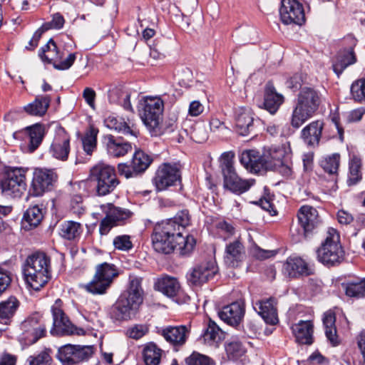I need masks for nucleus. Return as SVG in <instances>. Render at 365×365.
Masks as SVG:
<instances>
[{"instance_id":"12","label":"nucleus","mask_w":365,"mask_h":365,"mask_svg":"<svg viewBox=\"0 0 365 365\" xmlns=\"http://www.w3.org/2000/svg\"><path fill=\"white\" fill-rule=\"evenodd\" d=\"M267 161L270 163L269 170H274L284 176H289L292 173L290 163V151L286 147H272L264 153Z\"/></svg>"},{"instance_id":"58","label":"nucleus","mask_w":365,"mask_h":365,"mask_svg":"<svg viewBox=\"0 0 365 365\" xmlns=\"http://www.w3.org/2000/svg\"><path fill=\"white\" fill-rule=\"evenodd\" d=\"M207 138V132L205 127L201 125H196L191 133V138L198 143L205 142Z\"/></svg>"},{"instance_id":"16","label":"nucleus","mask_w":365,"mask_h":365,"mask_svg":"<svg viewBox=\"0 0 365 365\" xmlns=\"http://www.w3.org/2000/svg\"><path fill=\"white\" fill-rule=\"evenodd\" d=\"M92 354V346L66 344L58 349L57 358L63 365H73L88 360Z\"/></svg>"},{"instance_id":"37","label":"nucleus","mask_w":365,"mask_h":365,"mask_svg":"<svg viewBox=\"0 0 365 365\" xmlns=\"http://www.w3.org/2000/svg\"><path fill=\"white\" fill-rule=\"evenodd\" d=\"M155 289L168 297H175L180 291V284L176 278L165 277L158 280Z\"/></svg>"},{"instance_id":"45","label":"nucleus","mask_w":365,"mask_h":365,"mask_svg":"<svg viewBox=\"0 0 365 365\" xmlns=\"http://www.w3.org/2000/svg\"><path fill=\"white\" fill-rule=\"evenodd\" d=\"M318 260L324 266H337L345 260V252H317Z\"/></svg>"},{"instance_id":"27","label":"nucleus","mask_w":365,"mask_h":365,"mask_svg":"<svg viewBox=\"0 0 365 365\" xmlns=\"http://www.w3.org/2000/svg\"><path fill=\"white\" fill-rule=\"evenodd\" d=\"M200 339L205 345L216 349L225 339V332L213 320L210 319Z\"/></svg>"},{"instance_id":"1","label":"nucleus","mask_w":365,"mask_h":365,"mask_svg":"<svg viewBox=\"0 0 365 365\" xmlns=\"http://www.w3.org/2000/svg\"><path fill=\"white\" fill-rule=\"evenodd\" d=\"M190 223L187 210H182L174 217L168 219L162 231L152 236L154 251H192L196 243L195 239L191 235H182V231Z\"/></svg>"},{"instance_id":"40","label":"nucleus","mask_w":365,"mask_h":365,"mask_svg":"<svg viewBox=\"0 0 365 365\" xmlns=\"http://www.w3.org/2000/svg\"><path fill=\"white\" fill-rule=\"evenodd\" d=\"M345 293L351 297H364L365 296V279H355L341 284Z\"/></svg>"},{"instance_id":"10","label":"nucleus","mask_w":365,"mask_h":365,"mask_svg":"<svg viewBox=\"0 0 365 365\" xmlns=\"http://www.w3.org/2000/svg\"><path fill=\"white\" fill-rule=\"evenodd\" d=\"M25 170L15 168L7 171L1 182V193L7 197H19L26 190Z\"/></svg>"},{"instance_id":"36","label":"nucleus","mask_w":365,"mask_h":365,"mask_svg":"<svg viewBox=\"0 0 365 365\" xmlns=\"http://www.w3.org/2000/svg\"><path fill=\"white\" fill-rule=\"evenodd\" d=\"M50 103L49 96H38L32 103L24 106V110L30 115L43 116L46 113Z\"/></svg>"},{"instance_id":"6","label":"nucleus","mask_w":365,"mask_h":365,"mask_svg":"<svg viewBox=\"0 0 365 365\" xmlns=\"http://www.w3.org/2000/svg\"><path fill=\"white\" fill-rule=\"evenodd\" d=\"M299 225H292L290 229L292 240L294 243L302 242L309 237L319 225L317 210L309 205L300 207L297 213Z\"/></svg>"},{"instance_id":"25","label":"nucleus","mask_w":365,"mask_h":365,"mask_svg":"<svg viewBox=\"0 0 365 365\" xmlns=\"http://www.w3.org/2000/svg\"><path fill=\"white\" fill-rule=\"evenodd\" d=\"M70 152V139L63 129L55 136L49 148V153L56 159L65 161Z\"/></svg>"},{"instance_id":"47","label":"nucleus","mask_w":365,"mask_h":365,"mask_svg":"<svg viewBox=\"0 0 365 365\" xmlns=\"http://www.w3.org/2000/svg\"><path fill=\"white\" fill-rule=\"evenodd\" d=\"M81 232V225L74 221H67L61 225V235L67 240H73Z\"/></svg>"},{"instance_id":"32","label":"nucleus","mask_w":365,"mask_h":365,"mask_svg":"<svg viewBox=\"0 0 365 365\" xmlns=\"http://www.w3.org/2000/svg\"><path fill=\"white\" fill-rule=\"evenodd\" d=\"M292 329L298 343L308 345L313 343V324L311 321L301 320L293 324Z\"/></svg>"},{"instance_id":"44","label":"nucleus","mask_w":365,"mask_h":365,"mask_svg":"<svg viewBox=\"0 0 365 365\" xmlns=\"http://www.w3.org/2000/svg\"><path fill=\"white\" fill-rule=\"evenodd\" d=\"M39 56L43 61L51 63L53 61L61 59L62 54L58 50L56 43L51 38L44 46L41 47Z\"/></svg>"},{"instance_id":"41","label":"nucleus","mask_w":365,"mask_h":365,"mask_svg":"<svg viewBox=\"0 0 365 365\" xmlns=\"http://www.w3.org/2000/svg\"><path fill=\"white\" fill-rule=\"evenodd\" d=\"M43 217L42 209L38 205H34L26 210L24 214L23 223L25 228L36 227Z\"/></svg>"},{"instance_id":"43","label":"nucleus","mask_w":365,"mask_h":365,"mask_svg":"<svg viewBox=\"0 0 365 365\" xmlns=\"http://www.w3.org/2000/svg\"><path fill=\"white\" fill-rule=\"evenodd\" d=\"M153 162V158L143 150H136L132 158V165L138 175L144 173Z\"/></svg>"},{"instance_id":"15","label":"nucleus","mask_w":365,"mask_h":365,"mask_svg":"<svg viewBox=\"0 0 365 365\" xmlns=\"http://www.w3.org/2000/svg\"><path fill=\"white\" fill-rule=\"evenodd\" d=\"M180 165L163 163L156 171L153 182L158 191H163L180 181Z\"/></svg>"},{"instance_id":"46","label":"nucleus","mask_w":365,"mask_h":365,"mask_svg":"<svg viewBox=\"0 0 365 365\" xmlns=\"http://www.w3.org/2000/svg\"><path fill=\"white\" fill-rule=\"evenodd\" d=\"M160 356L161 349L153 343H150L143 349V359L146 365H158Z\"/></svg>"},{"instance_id":"56","label":"nucleus","mask_w":365,"mask_h":365,"mask_svg":"<svg viewBox=\"0 0 365 365\" xmlns=\"http://www.w3.org/2000/svg\"><path fill=\"white\" fill-rule=\"evenodd\" d=\"M113 245L120 250H129L133 248V243L129 235H119L114 238Z\"/></svg>"},{"instance_id":"14","label":"nucleus","mask_w":365,"mask_h":365,"mask_svg":"<svg viewBox=\"0 0 365 365\" xmlns=\"http://www.w3.org/2000/svg\"><path fill=\"white\" fill-rule=\"evenodd\" d=\"M106 217L101 221L99 231L101 235H106L110 229L128 219L132 212L125 208L115 207L111 203L101 205Z\"/></svg>"},{"instance_id":"62","label":"nucleus","mask_w":365,"mask_h":365,"mask_svg":"<svg viewBox=\"0 0 365 365\" xmlns=\"http://www.w3.org/2000/svg\"><path fill=\"white\" fill-rule=\"evenodd\" d=\"M125 91L119 88H113L110 89L108 93L109 101L112 103L117 104L122 103L121 100L123 97Z\"/></svg>"},{"instance_id":"2","label":"nucleus","mask_w":365,"mask_h":365,"mask_svg":"<svg viewBox=\"0 0 365 365\" xmlns=\"http://www.w3.org/2000/svg\"><path fill=\"white\" fill-rule=\"evenodd\" d=\"M322 103V95L312 87L301 88L293 108L289 123L292 128L299 129L311 118Z\"/></svg>"},{"instance_id":"30","label":"nucleus","mask_w":365,"mask_h":365,"mask_svg":"<svg viewBox=\"0 0 365 365\" xmlns=\"http://www.w3.org/2000/svg\"><path fill=\"white\" fill-rule=\"evenodd\" d=\"M20 302L14 296H11L0 302V324L8 327L10 325L19 307Z\"/></svg>"},{"instance_id":"53","label":"nucleus","mask_w":365,"mask_h":365,"mask_svg":"<svg viewBox=\"0 0 365 365\" xmlns=\"http://www.w3.org/2000/svg\"><path fill=\"white\" fill-rule=\"evenodd\" d=\"M49 351V349H45L36 355L30 356L27 359L29 365H52Z\"/></svg>"},{"instance_id":"50","label":"nucleus","mask_w":365,"mask_h":365,"mask_svg":"<svg viewBox=\"0 0 365 365\" xmlns=\"http://www.w3.org/2000/svg\"><path fill=\"white\" fill-rule=\"evenodd\" d=\"M340 163V155L334 153L326 157L321 161V166L323 170L329 174H335L337 173Z\"/></svg>"},{"instance_id":"11","label":"nucleus","mask_w":365,"mask_h":365,"mask_svg":"<svg viewBox=\"0 0 365 365\" xmlns=\"http://www.w3.org/2000/svg\"><path fill=\"white\" fill-rule=\"evenodd\" d=\"M218 272L215 259L204 260L194 265L186 274L187 284L192 287H201L212 279Z\"/></svg>"},{"instance_id":"19","label":"nucleus","mask_w":365,"mask_h":365,"mask_svg":"<svg viewBox=\"0 0 365 365\" xmlns=\"http://www.w3.org/2000/svg\"><path fill=\"white\" fill-rule=\"evenodd\" d=\"M40 318L38 314H35L29 317L21 323V339L24 341L25 344H33L45 335L46 327L40 324Z\"/></svg>"},{"instance_id":"5","label":"nucleus","mask_w":365,"mask_h":365,"mask_svg":"<svg viewBox=\"0 0 365 365\" xmlns=\"http://www.w3.org/2000/svg\"><path fill=\"white\" fill-rule=\"evenodd\" d=\"M163 107V101L158 97H145L140 102V115L152 135L161 134L160 123Z\"/></svg>"},{"instance_id":"38","label":"nucleus","mask_w":365,"mask_h":365,"mask_svg":"<svg viewBox=\"0 0 365 365\" xmlns=\"http://www.w3.org/2000/svg\"><path fill=\"white\" fill-rule=\"evenodd\" d=\"M336 315L331 310L324 313L323 317V324L325 329V335L333 346L339 344L338 336L336 334V328L335 326Z\"/></svg>"},{"instance_id":"8","label":"nucleus","mask_w":365,"mask_h":365,"mask_svg":"<svg viewBox=\"0 0 365 365\" xmlns=\"http://www.w3.org/2000/svg\"><path fill=\"white\" fill-rule=\"evenodd\" d=\"M119 272L113 264L103 262L96 267L92 280L85 285V289L93 294H103L111 286Z\"/></svg>"},{"instance_id":"33","label":"nucleus","mask_w":365,"mask_h":365,"mask_svg":"<svg viewBox=\"0 0 365 365\" xmlns=\"http://www.w3.org/2000/svg\"><path fill=\"white\" fill-rule=\"evenodd\" d=\"M104 123L109 129L115 130L125 135H129L133 138L137 137L138 132L135 125L133 124L130 125L123 118L109 116L105 120Z\"/></svg>"},{"instance_id":"48","label":"nucleus","mask_w":365,"mask_h":365,"mask_svg":"<svg viewBox=\"0 0 365 365\" xmlns=\"http://www.w3.org/2000/svg\"><path fill=\"white\" fill-rule=\"evenodd\" d=\"M98 133V130L97 129L91 127L82 138L83 150L88 155H91L96 148Z\"/></svg>"},{"instance_id":"23","label":"nucleus","mask_w":365,"mask_h":365,"mask_svg":"<svg viewBox=\"0 0 365 365\" xmlns=\"http://www.w3.org/2000/svg\"><path fill=\"white\" fill-rule=\"evenodd\" d=\"M245 313V303L242 301H236L224 306L217 312L218 317L226 324L237 327L242 322Z\"/></svg>"},{"instance_id":"17","label":"nucleus","mask_w":365,"mask_h":365,"mask_svg":"<svg viewBox=\"0 0 365 365\" xmlns=\"http://www.w3.org/2000/svg\"><path fill=\"white\" fill-rule=\"evenodd\" d=\"M283 272L292 279H299L312 276L315 273L313 264L297 256L288 257L283 264Z\"/></svg>"},{"instance_id":"18","label":"nucleus","mask_w":365,"mask_h":365,"mask_svg":"<svg viewBox=\"0 0 365 365\" xmlns=\"http://www.w3.org/2000/svg\"><path fill=\"white\" fill-rule=\"evenodd\" d=\"M279 14L284 24L302 25L305 21L303 6L297 0H281Z\"/></svg>"},{"instance_id":"4","label":"nucleus","mask_w":365,"mask_h":365,"mask_svg":"<svg viewBox=\"0 0 365 365\" xmlns=\"http://www.w3.org/2000/svg\"><path fill=\"white\" fill-rule=\"evenodd\" d=\"M234 155L231 153L222 154V173L223 175L224 188L236 195L247 192L254 184V179L243 180L238 176L233 166L232 158Z\"/></svg>"},{"instance_id":"57","label":"nucleus","mask_w":365,"mask_h":365,"mask_svg":"<svg viewBox=\"0 0 365 365\" xmlns=\"http://www.w3.org/2000/svg\"><path fill=\"white\" fill-rule=\"evenodd\" d=\"M11 282V272L0 267V297L9 289Z\"/></svg>"},{"instance_id":"3","label":"nucleus","mask_w":365,"mask_h":365,"mask_svg":"<svg viewBox=\"0 0 365 365\" xmlns=\"http://www.w3.org/2000/svg\"><path fill=\"white\" fill-rule=\"evenodd\" d=\"M141 278L130 277L127 290L124 291L112 308V317L116 320H128L143 302Z\"/></svg>"},{"instance_id":"61","label":"nucleus","mask_w":365,"mask_h":365,"mask_svg":"<svg viewBox=\"0 0 365 365\" xmlns=\"http://www.w3.org/2000/svg\"><path fill=\"white\" fill-rule=\"evenodd\" d=\"M76 58V53H70L68 57L59 63H53V67L58 70H66L71 67Z\"/></svg>"},{"instance_id":"39","label":"nucleus","mask_w":365,"mask_h":365,"mask_svg":"<svg viewBox=\"0 0 365 365\" xmlns=\"http://www.w3.org/2000/svg\"><path fill=\"white\" fill-rule=\"evenodd\" d=\"M342 247L340 244V235L338 231L329 227L324 240L322 242L321 247L317 251H339Z\"/></svg>"},{"instance_id":"7","label":"nucleus","mask_w":365,"mask_h":365,"mask_svg":"<svg viewBox=\"0 0 365 365\" xmlns=\"http://www.w3.org/2000/svg\"><path fill=\"white\" fill-rule=\"evenodd\" d=\"M91 180L96 182V191L98 196H105L114 191L119 185L113 167L100 163L90 171Z\"/></svg>"},{"instance_id":"21","label":"nucleus","mask_w":365,"mask_h":365,"mask_svg":"<svg viewBox=\"0 0 365 365\" xmlns=\"http://www.w3.org/2000/svg\"><path fill=\"white\" fill-rule=\"evenodd\" d=\"M24 274L51 275L50 259L46 252H34L29 255L23 264Z\"/></svg>"},{"instance_id":"59","label":"nucleus","mask_w":365,"mask_h":365,"mask_svg":"<svg viewBox=\"0 0 365 365\" xmlns=\"http://www.w3.org/2000/svg\"><path fill=\"white\" fill-rule=\"evenodd\" d=\"M118 171L120 175H123L125 178H135L138 175L135 172L132 163H119L118 165Z\"/></svg>"},{"instance_id":"20","label":"nucleus","mask_w":365,"mask_h":365,"mask_svg":"<svg viewBox=\"0 0 365 365\" xmlns=\"http://www.w3.org/2000/svg\"><path fill=\"white\" fill-rule=\"evenodd\" d=\"M241 164L252 173H264L270 168V163L267 161L266 155L261 154L256 150H244L240 156Z\"/></svg>"},{"instance_id":"22","label":"nucleus","mask_w":365,"mask_h":365,"mask_svg":"<svg viewBox=\"0 0 365 365\" xmlns=\"http://www.w3.org/2000/svg\"><path fill=\"white\" fill-rule=\"evenodd\" d=\"M45 134L44 127L39 123H36L31 126L16 131L14 133L16 139H28V150L33 153L41 145Z\"/></svg>"},{"instance_id":"51","label":"nucleus","mask_w":365,"mask_h":365,"mask_svg":"<svg viewBox=\"0 0 365 365\" xmlns=\"http://www.w3.org/2000/svg\"><path fill=\"white\" fill-rule=\"evenodd\" d=\"M352 98L357 102H365V79L354 81L351 86Z\"/></svg>"},{"instance_id":"64","label":"nucleus","mask_w":365,"mask_h":365,"mask_svg":"<svg viewBox=\"0 0 365 365\" xmlns=\"http://www.w3.org/2000/svg\"><path fill=\"white\" fill-rule=\"evenodd\" d=\"M365 114V107H360L349 112L347 116L349 122H358Z\"/></svg>"},{"instance_id":"52","label":"nucleus","mask_w":365,"mask_h":365,"mask_svg":"<svg viewBox=\"0 0 365 365\" xmlns=\"http://www.w3.org/2000/svg\"><path fill=\"white\" fill-rule=\"evenodd\" d=\"M225 351L230 359L237 360L242 356L245 351L241 342L233 341L225 346Z\"/></svg>"},{"instance_id":"28","label":"nucleus","mask_w":365,"mask_h":365,"mask_svg":"<svg viewBox=\"0 0 365 365\" xmlns=\"http://www.w3.org/2000/svg\"><path fill=\"white\" fill-rule=\"evenodd\" d=\"M253 113L250 108H240L236 110V131L242 136L249 135L254 129Z\"/></svg>"},{"instance_id":"60","label":"nucleus","mask_w":365,"mask_h":365,"mask_svg":"<svg viewBox=\"0 0 365 365\" xmlns=\"http://www.w3.org/2000/svg\"><path fill=\"white\" fill-rule=\"evenodd\" d=\"M147 331V328L143 325H135L127 331V335L132 339H138L143 337Z\"/></svg>"},{"instance_id":"29","label":"nucleus","mask_w":365,"mask_h":365,"mask_svg":"<svg viewBox=\"0 0 365 365\" xmlns=\"http://www.w3.org/2000/svg\"><path fill=\"white\" fill-rule=\"evenodd\" d=\"M284 96L276 91L271 82L266 84L264 95V108L270 114L274 115L284 103Z\"/></svg>"},{"instance_id":"31","label":"nucleus","mask_w":365,"mask_h":365,"mask_svg":"<svg viewBox=\"0 0 365 365\" xmlns=\"http://www.w3.org/2000/svg\"><path fill=\"white\" fill-rule=\"evenodd\" d=\"M189 334L186 326L168 327L162 330V336L174 346L183 345Z\"/></svg>"},{"instance_id":"55","label":"nucleus","mask_w":365,"mask_h":365,"mask_svg":"<svg viewBox=\"0 0 365 365\" xmlns=\"http://www.w3.org/2000/svg\"><path fill=\"white\" fill-rule=\"evenodd\" d=\"M243 259V252H226L224 256L225 263L231 267H239Z\"/></svg>"},{"instance_id":"26","label":"nucleus","mask_w":365,"mask_h":365,"mask_svg":"<svg viewBox=\"0 0 365 365\" xmlns=\"http://www.w3.org/2000/svg\"><path fill=\"white\" fill-rule=\"evenodd\" d=\"M323 128L324 123L322 121H312L301 130V138L307 146L311 148L317 147L319 144Z\"/></svg>"},{"instance_id":"42","label":"nucleus","mask_w":365,"mask_h":365,"mask_svg":"<svg viewBox=\"0 0 365 365\" xmlns=\"http://www.w3.org/2000/svg\"><path fill=\"white\" fill-rule=\"evenodd\" d=\"M361 159L357 155H353L349 161V172L347 184L349 186L354 185L362 179Z\"/></svg>"},{"instance_id":"24","label":"nucleus","mask_w":365,"mask_h":365,"mask_svg":"<svg viewBox=\"0 0 365 365\" xmlns=\"http://www.w3.org/2000/svg\"><path fill=\"white\" fill-rule=\"evenodd\" d=\"M253 308L266 324L275 325L278 323L277 301L274 298L257 300L253 303Z\"/></svg>"},{"instance_id":"34","label":"nucleus","mask_w":365,"mask_h":365,"mask_svg":"<svg viewBox=\"0 0 365 365\" xmlns=\"http://www.w3.org/2000/svg\"><path fill=\"white\" fill-rule=\"evenodd\" d=\"M106 148L109 155L114 158L124 156L132 150L130 143L117 139L111 135L107 136Z\"/></svg>"},{"instance_id":"49","label":"nucleus","mask_w":365,"mask_h":365,"mask_svg":"<svg viewBox=\"0 0 365 365\" xmlns=\"http://www.w3.org/2000/svg\"><path fill=\"white\" fill-rule=\"evenodd\" d=\"M24 275L27 284L35 291L40 290L51 279V275H46L41 273H40V274Z\"/></svg>"},{"instance_id":"63","label":"nucleus","mask_w":365,"mask_h":365,"mask_svg":"<svg viewBox=\"0 0 365 365\" xmlns=\"http://www.w3.org/2000/svg\"><path fill=\"white\" fill-rule=\"evenodd\" d=\"M210 130L214 133H224L227 130L225 123L218 118H212L210 121Z\"/></svg>"},{"instance_id":"13","label":"nucleus","mask_w":365,"mask_h":365,"mask_svg":"<svg viewBox=\"0 0 365 365\" xmlns=\"http://www.w3.org/2000/svg\"><path fill=\"white\" fill-rule=\"evenodd\" d=\"M58 175L53 170L36 169L29 193L31 196L39 197L53 189Z\"/></svg>"},{"instance_id":"54","label":"nucleus","mask_w":365,"mask_h":365,"mask_svg":"<svg viewBox=\"0 0 365 365\" xmlns=\"http://www.w3.org/2000/svg\"><path fill=\"white\" fill-rule=\"evenodd\" d=\"M187 365H215L214 361L207 356L193 352L186 359Z\"/></svg>"},{"instance_id":"9","label":"nucleus","mask_w":365,"mask_h":365,"mask_svg":"<svg viewBox=\"0 0 365 365\" xmlns=\"http://www.w3.org/2000/svg\"><path fill=\"white\" fill-rule=\"evenodd\" d=\"M61 300L58 299L51 307L53 327L51 330V334L53 336L83 335L84 330L75 327L66 316L61 308Z\"/></svg>"},{"instance_id":"35","label":"nucleus","mask_w":365,"mask_h":365,"mask_svg":"<svg viewBox=\"0 0 365 365\" xmlns=\"http://www.w3.org/2000/svg\"><path fill=\"white\" fill-rule=\"evenodd\" d=\"M356 61V58L353 48H351L349 49L340 51L333 63V70L334 73L339 76L345 68L354 64Z\"/></svg>"}]
</instances>
